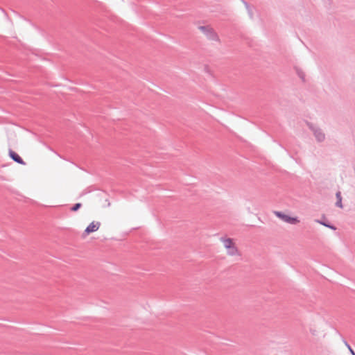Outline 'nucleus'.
<instances>
[{
  "instance_id": "nucleus-1",
  "label": "nucleus",
  "mask_w": 355,
  "mask_h": 355,
  "mask_svg": "<svg viewBox=\"0 0 355 355\" xmlns=\"http://www.w3.org/2000/svg\"><path fill=\"white\" fill-rule=\"evenodd\" d=\"M306 125L313 132V135L315 137V139L318 142H322L325 139V134L322 131L321 128L318 126L314 125L311 122H306Z\"/></svg>"
},
{
  "instance_id": "nucleus-2",
  "label": "nucleus",
  "mask_w": 355,
  "mask_h": 355,
  "mask_svg": "<svg viewBox=\"0 0 355 355\" xmlns=\"http://www.w3.org/2000/svg\"><path fill=\"white\" fill-rule=\"evenodd\" d=\"M198 28L207 36V37L213 41H219V37L214 30L209 26H200Z\"/></svg>"
},
{
  "instance_id": "nucleus-3",
  "label": "nucleus",
  "mask_w": 355,
  "mask_h": 355,
  "mask_svg": "<svg viewBox=\"0 0 355 355\" xmlns=\"http://www.w3.org/2000/svg\"><path fill=\"white\" fill-rule=\"evenodd\" d=\"M275 214L279 218H280L281 220H282L283 221H284L287 223L295 225V224L299 223V220L297 217H291L282 211H275Z\"/></svg>"
},
{
  "instance_id": "nucleus-4",
  "label": "nucleus",
  "mask_w": 355,
  "mask_h": 355,
  "mask_svg": "<svg viewBox=\"0 0 355 355\" xmlns=\"http://www.w3.org/2000/svg\"><path fill=\"white\" fill-rule=\"evenodd\" d=\"M101 226V223L97 221L92 222L85 230L83 234L88 235L92 232L97 231Z\"/></svg>"
},
{
  "instance_id": "nucleus-5",
  "label": "nucleus",
  "mask_w": 355,
  "mask_h": 355,
  "mask_svg": "<svg viewBox=\"0 0 355 355\" xmlns=\"http://www.w3.org/2000/svg\"><path fill=\"white\" fill-rule=\"evenodd\" d=\"M8 155L10 158L12 159L14 162H17V164L26 165V162L23 160V159L11 148H10L8 150Z\"/></svg>"
},
{
  "instance_id": "nucleus-6",
  "label": "nucleus",
  "mask_w": 355,
  "mask_h": 355,
  "mask_svg": "<svg viewBox=\"0 0 355 355\" xmlns=\"http://www.w3.org/2000/svg\"><path fill=\"white\" fill-rule=\"evenodd\" d=\"M220 240L223 242L224 246L226 249H228L232 245H234V243L233 242L232 239H230V238L225 239V238L222 237L220 239Z\"/></svg>"
},
{
  "instance_id": "nucleus-7",
  "label": "nucleus",
  "mask_w": 355,
  "mask_h": 355,
  "mask_svg": "<svg viewBox=\"0 0 355 355\" xmlns=\"http://www.w3.org/2000/svg\"><path fill=\"white\" fill-rule=\"evenodd\" d=\"M336 206L340 208H343V204H342V196H341V192L340 191H337L336 193Z\"/></svg>"
},
{
  "instance_id": "nucleus-8",
  "label": "nucleus",
  "mask_w": 355,
  "mask_h": 355,
  "mask_svg": "<svg viewBox=\"0 0 355 355\" xmlns=\"http://www.w3.org/2000/svg\"><path fill=\"white\" fill-rule=\"evenodd\" d=\"M227 250V254L231 256H234L239 254V250L237 247L235 245H232L230 248H229Z\"/></svg>"
},
{
  "instance_id": "nucleus-9",
  "label": "nucleus",
  "mask_w": 355,
  "mask_h": 355,
  "mask_svg": "<svg viewBox=\"0 0 355 355\" xmlns=\"http://www.w3.org/2000/svg\"><path fill=\"white\" fill-rule=\"evenodd\" d=\"M315 222L319 224H321L325 227L329 223V222L326 219V216L322 215V219H315Z\"/></svg>"
},
{
  "instance_id": "nucleus-10",
  "label": "nucleus",
  "mask_w": 355,
  "mask_h": 355,
  "mask_svg": "<svg viewBox=\"0 0 355 355\" xmlns=\"http://www.w3.org/2000/svg\"><path fill=\"white\" fill-rule=\"evenodd\" d=\"M81 207H82V204L80 203V202H78V203L74 204L71 207L70 209H71V211H77Z\"/></svg>"
},
{
  "instance_id": "nucleus-11",
  "label": "nucleus",
  "mask_w": 355,
  "mask_h": 355,
  "mask_svg": "<svg viewBox=\"0 0 355 355\" xmlns=\"http://www.w3.org/2000/svg\"><path fill=\"white\" fill-rule=\"evenodd\" d=\"M243 3H244V4L245 6V8H246V9H247V10L248 12V14H249L250 17L251 18H252L253 12H252V10L251 9L250 5L246 1H243Z\"/></svg>"
},
{
  "instance_id": "nucleus-12",
  "label": "nucleus",
  "mask_w": 355,
  "mask_h": 355,
  "mask_svg": "<svg viewBox=\"0 0 355 355\" xmlns=\"http://www.w3.org/2000/svg\"><path fill=\"white\" fill-rule=\"evenodd\" d=\"M345 345H346V347L349 349L350 354L352 355H355V352L354 351V349L351 347V346L348 344V343L347 341H345Z\"/></svg>"
},
{
  "instance_id": "nucleus-13",
  "label": "nucleus",
  "mask_w": 355,
  "mask_h": 355,
  "mask_svg": "<svg viewBox=\"0 0 355 355\" xmlns=\"http://www.w3.org/2000/svg\"><path fill=\"white\" fill-rule=\"evenodd\" d=\"M297 74L299 76V77L303 80L304 81L305 80V74L304 72L302 71H297Z\"/></svg>"
},
{
  "instance_id": "nucleus-14",
  "label": "nucleus",
  "mask_w": 355,
  "mask_h": 355,
  "mask_svg": "<svg viewBox=\"0 0 355 355\" xmlns=\"http://www.w3.org/2000/svg\"><path fill=\"white\" fill-rule=\"evenodd\" d=\"M327 227L331 229V230H336V227L332 224H331L330 223H328V225H327Z\"/></svg>"
}]
</instances>
